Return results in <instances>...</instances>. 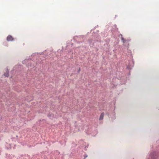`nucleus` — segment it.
I'll return each instance as SVG.
<instances>
[{"label": "nucleus", "mask_w": 159, "mask_h": 159, "mask_svg": "<svg viewBox=\"0 0 159 159\" xmlns=\"http://www.w3.org/2000/svg\"><path fill=\"white\" fill-rule=\"evenodd\" d=\"M13 39V37L11 35L8 36L7 39L8 41H12Z\"/></svg>", "instance_id": "f257e3e1"}, {"label": "nucleus", "mask_w": 159, "mask_h": 159, "mask_svg": "<svg viewBox=\"0 0 159 159\" xmlns=\"http://www.w3.org/2000/svg\"><path fill=\"white\" fill-rule=\"evenodd\" d=\"M104 114L103 113H102L100 116L99 120H102L103 119L104 117Z\"/></svg>", "instance_id": "f03ea898"}, {"label": "nucleus", "mask_w": 159, "mask_h": 159, "mask_svg": "<svg viewBox=\"0 0 159 159\" xmlns=\"http://www.w3.org/2000/svg\"><path fill=\"white\" fill-rule=\"evenodd\" d=\"M4 75L7 77L9 76V71L8 70H7L6 72L4 74Z\"/></svg>", "instance_id": "7ed1b4c3"}, {"label": "nucleus", "mask_w": 159, "mask_h": 159, "mask_svg": "<svg viewBox=\"0 0 159 159\" xmlns=\"http://www.w3.org/2000/svg\"><path fill=\"white\" fill-rule=\"evenodd\" d=\"M121 40L122 41L123 43H125V42L126 41V40H125L124 38L123 37L121 38Z\"/></svg>", "instance_id": "20e7f679"}, {"label": "nucleus", "mask_w": 159, "mask_h": 159, "mask_svg": "<svg viewBox=\"0 0 159 159\" xmlns=\"http://www.w3.org/2000/svg\"><path fill=\"white\" fill-rule=\"evenodd\" d=\"M152 158H153V159H154V157H152Z\"/></svg>", "instance_id": "39448f33"}, {"label": "nucleus", "mask_w": 159, "mask_h": 159, "mask_svg": "<svg viewBox=\"0 0 159 159\" xmlns=\"http://www.w3.org/2000/svg\"><path fill=\"white\" fill-rule=\"evenodd\" d=\"M87 157V156H85V157Z\"/></svg>", "instance_id": "423d86ee"}]
</instances>
